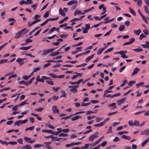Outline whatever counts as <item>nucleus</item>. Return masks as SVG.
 <instances>
[{
	"label": "nucleus",
	"mask_w": 149,
	"mask_h": 149,
	"mask_svg": "<svg viewBox=\"0 0 149 149\" xmlns=\"http://www.w3.org/2000/svg\"><path fill=\"white\" fill-rule=\"evenodd\" d=\"M120 139L118 137H115L113 139V141L114 142H116L119 141Z\"/></svg>",
	"instance_id": "3c124183"
},
{
	"label": "nucleus",
	"mask_w": 149,
	"mask_h": 149,
	"mask_svg": "<svg viewBox=\"0 0 149 149\" xmlns=\"http://www.w3.org/2000/svg\"><path fill=\"white\" fill-rule=\"evenodd\" d=\"M56 48H53L49 50L45 49L43 51V55H47L48 54L52 52Z\"/></svg>",
	"instance_id": "7ed1b4c3"
},
{
	"label": "nucleus",
	"mask_w": 149,
	"mask_h": 149,
	"mask_svg": "<svg viewBox=\"0 0 149 149\" xmlns=\"http://www.w3.org/2000/svg\"><path fill=\"white\" fill-rule=\"evenodd\" d=\"M30 78V77L26 75H24L22 77V79L25 80H27Z\"/></svg>",
	"instance_id": "c9c22d12"
},
{
	"label": "nucleus",
	"mask_w": 149,
	"mask_h": 149,
	"mask_svg": "<svg viewBox=\"0 0 149 149\" xmlns=\"http://www.w3.org/2000/svg\"><path fill=\"white\" fill-rule=\"evenodd\" d=\"M12 21L13 22L10 23V26L13 25L14 24L15 22L16 21V20L13 18H10V22Z\"/></svg>",
	"instance_id": "b1692460"
},
{
	"label": "nucleus",
	"mask_w": 149,
	"mask_h": 149,
	"mask_svg": "<svg viewBox=\"0 0 149 149\" xmlns=\"http://www.w3.org/2000/svg\"><path fill=\"white\" fill-rule=\"evenodd\" d=\"M68 34H61L60 36V37L61 38H64V37H67L68 36Z\"/></svg>",
	"instance_id": "ea45409f"
},
{
	"label": "nucleus",
	"mask_w": 149,
	"mask_h": 149,
	"mask_svg": "<svg viewBox=\"0 0 149 149\" xmlns=\"http://www.w3.org/2000/svg\"><path fill=\"white\" fill-rule=\"evenodd\" d=\"M133 125L135 126H139V122L136 120H134Z\"/></svg>",
	"instance_id": "7c9ffc66"
},
{
	"label": "nucleus",
	"mask_w": 149,
	"mask_h": 149,
	"mask_svg": "<svg viewBox=\"0 0 149 149\" xmlns=\"http://www.w3.org/2000/svg\"><path fill=\"white\" fill-rule=\"evenodd\" d=\"M24 139L26 141H30L31 139V138H28L27 136H25L24 137Z\"/></svg>",
	"instance_id": "680f3d73"
},
{
	"label": "nucleus",
	"mask_w": 149,
	"mask_h": 149,
	"mask_svg": "<svg viewBox=\"0 0 149 149\" xmlns=\"http://www.w3.org/2000/svg\"><path fill=\"white\" fill-rule=\"evenodd\" d=\"M136 2V3L140 7L141 6L142 3V0H137Z\"/></svg>",
	"instance_id": "412c9836"
},
{
	"label": "nucleus",
	"mask_w": 149,
	"mask_h": 149,
	"mask_svg": "<svg viewBox=\"0 0 149 149\" xmlns=\"http://www.w3.org/2000/svg\"><path fill=\"white\" fill-rule=\"evenodd\" d=\"M140 70V69L138 68H135L134 71L133 72L132 74V76H133L134 75L136 74L137 72Z\"/></svg>",
	"instance_id": "0eeeda50"
},
{
	"label": "nucleus",
	"mask_w": 149,
	"mask_h": 149,
	"mask_svg": "<svg viewBox=\"0 0 149 149\" xmlns=\"http://www.w3.org/2000/svg\"><path fill=\"white\" fill-rule=\"evenodd\" d=\"M70 91L73 93H75L77 92L78 91L75 88L70 89Z\"/></svg>",
	"instance_id": "c85d7f7f"
},
{
	"label": "nucleus",
	"mask_w": 149,
	"mask_h": 149,
	"mask_svg": "<svg viewBox=\"0 0 149 149\" xmlns=\"http://www.w3.org/2000/svg\"><path fill=\"white\" fill-rule=\"evenodd\" d=\"M46 126L49 128L52 129H54L55 127L50 124H48L46 125Z\"/></svg>",
	"instance_id": "79ce46f5"
},
{
	"label": "nucleus",
	"mask_w": 149,
	"mask_h": 149,
	"mask_svg": "<svg viewBox=\"0 0 149 149\" xmlns=\"http://www.w3.org/2000/svg\"><path fill=\"white\" fill-rule=\"evenodd\" d=\"M144 84V83L143 82H141L139 84H136V86H137V88H138L139 86L142 85Z\"/></svg>",
	"instance_id": "a18cd8bd"
},
{
	"label": "nucleus",
	"mask_w": 149,
	"mask_h": 149,
	"mask_svg": "<svg viewBox=\"0 0 149 149\" xmlns=\"http://www.w3.org/2000/svg\"><path fill=\"white\" fill-rule=\"evenodd\" d=\"M40 76L39 75H38L37 76L36 78V80L37 81H38L39 82H44V80L43 79H40Z\"/></svg>",
	"instance_id": "ddd939ff"
},
{
	"label": "nucleus",
	"mask_w": 149,
	"mask_h": 149,
	"mask_svg": "<svg viewBox=\"0 0 149 149\" xmlns=\"http://www.w3.org/2000/svg\"><path fill=\"white\" fill-rule=\"evenodd\" d=\"M112 30L111 29L110 31L107 32V33H106L104 35V36H108L111 33V32H112Z\"/></svg>",
	"instance_id": "8fccbe9b"
},
{
	"label": "nucleus",
	"mask_w": 149,
	"mask_h": 149,
	"mask_svg": "<svg viewBox=\"0 0 149 149\" xmlns=\"http://www.w3.org/2000/svg\"><path fill=\"white\" fill-rule=\"evenodd\" d=\"M90 102H88V103H82L81 104V106H87L88 105H89L90 104Z\"/></svg>",
	"instance_id": "49530a36"
},
{
	"label": "nucleus",
	"mask_w": 149,
	"mask_h": 149,
	"mask_svg": "<svg viewBox=\"0 0 149 149\" xmlns=\"http://www.w3.org/2000/svg\"><path fill=\"white\" fill-rule=\"evenodd\" d=\"M60 54H61V52H57L54 53H52L50 55L52 56H56Z\"/></svg>",
	"instance_id": "4468645a"
},
{
	"label": "nucleus",
	"mask_w": 149,
	"mask_h": 149,
	"mask_svg": "<svg viewBox=\"0 0 149 149\" xmlns=\"http://www.w3.org/2000/svg\"><path fill=\"white\" fill-rule=\"evenodd\" d=\"M77 1L76 0H72L68 3L67 5L69 6L72 5L74 4L77 3Z\"/></svg>",
	"instance_id": "6e6552de"
},
{
	"label": "nucleus",
	"mask_w": 149,
	"mask_h": 149,
	"mask_svg": "<svg viewBox=\"0 0 149 149\" xmlns=\"http://www.w3.org/2000/svg\"><path fill=\"white\" fill-rule=\"evenodd\" d=\"M8 61V60L7 59H2L0 60V64H2L7 62Z\"/></svg>",
	"instance_id": "c756f323"
},
{
	"label": "nucleus",
	"mask_w": 149,
	"mask_h": 149,
	"mask_svg": "<svg viewBox=\"0 0 149 149\" xmlns=\"http://www.w3.org/2000/svg\"><path fill=\"white\" fill-rule=\"evenodd\" d=\"M81 118V116H76L72 118L71 120L72 121H74L78 119L79 118Z\"/></svg>",
	"instance_id": "f3484780"
},
{
	"label": "nucleus",
	"mask_w": 149,
	"mask_h": 149,
	"mask_svg": "<svg viewBox=\"0 0 149 149\" xmlns=\"http://www.w3.org/2000/svg\"><path fill=\"white\" fill-rule=\"evenodd\" d=\"M68 135V134H64L63 133H61L59 134V136H67Z\"/></svg>",
	"instance_id": "4c0bfd02"
},
{
	"label": "nucleus",
	"mask_w": 149,
	"mask_h": 149,
	"mask_svg": "<svg viewBox=\"0 0 149 149\" xmlns=\"http://www.w3.org/2000/svg\"><path fill=\"white\" fill-rule=\"evenodd\" d=\"M28 121V119H26V120H20V122L21 123V124H25Z\"/></svg>",
	"instance_id": "864d4df0"
},
{
	"label": "nucleus",
	"mask_w": 149,
	"mask_h": 149,
	"mask_svg": "<svg viewBox=\"0 0 149 149\" xmlns=\"http://www.w3.org/2000/svg\"><path fill=\"white\" fill-rule=\"evenodd\" d=\"M93 18L96 20H100L101 19H100V18H99V17L96 16H95L93 17V18H91L90 19V20H93Z\"/></svg>",
	"instance_id": "cd10ccee"
},
{
	"label": "nucleus",
	"mask_w": 149,
	"mask_h": 149,
	"mask_svg": "<svg viewBox=\"0 0 149 149\" xmlns=\"http://www.w3.org/2000/svg\"><path fill=\"white\" fill-rule=\"evenodd\" d=\"M41 69V68L40 67H36L34 68L33 70V72H36L40 70Z\"/></svg>",
	"instance_id": "2f4dec72"
},
{
	"label": "nucleus",
	"mask_w": 149,
	"mask_h": 149,
	"mask_svg": "<svg viewBox=\"0 0 149 149\" xmlns=\"http://www.w3.org/2000/svg\"><path fill=\"white\" fill-rule=\"evenodd\" d=\"M28 32V30L26 28H24L20 31H19L18 33H16V34L17 36L19 35L18 36H16L15 37V38H19L20 36H23L26 33Z\"/></svg>",
	"instance_id": "f257e3e1"
},
{
	"label": "nucleus",
	"mask_w": 149,
	"mask_h": 149,
	"mask_svg": "<svg viewBox=\"0 0 149 149\" xmlns=\"http://www.w3.org/2000/svg\"><path fill=\"white\" fill-rule=\"evenodd\" d=\"M146 37V36L144 34H141L140 36L139 39L140 40H142L143 38Z\"/></svg>",
	"instance_id": "5fc2aeb1"
},
{
	"label": "nucleus",
	"mask_w": 149,
	"mask_h": 149,
	"mask_svg": "<svg viewBox=\"0 0 149 149\" xmlns=\"http://www.w3.org/2000/svg\"><path fill=\"white\" fill-rule=\"evenodd\" d=\"M125 28V26L124 25L121 24L119 28V30L121 31H123Z\"/></svg>",
	"instance_id": "9d476101"
},
{
	"label": "nucleus",
	"mask_w": 149,
	"mask_h": 149,
	"mask_svg": "<svg viewBox=\"0 0 149 149\" xmlns=\"http://www.w3.org/2000/svg\"><path fill=\"white\" fill-rule=\"evenodd\" d=\"M148 141L146 140L144 141L143 143H142V147H143L147 143Z\"/></svg>",
	"instance_id": "338daca9"
},
{
	"label": "nucleus",
	"mask_w": 149,
	"mask_h": 149,
	"mask_svg": "<svg viewBox=\"0 0 149 149\" xmlns=\"http://www.w3.org/2000/svg\"><path fill=\"white\" fill-rule=\"evenodd\" d=\"M105 123V122L103 121L99 124H95L94 126L95 127H100L103 126L104 124Z\"/></svg>",
	"instance_id": "dca6fc26"
},
{
	"label": "nucleus",
	"mask_w": 149,
	"mask_h": 149,
	"mask_svg": "<svg viewBox=\"0 0 149 149\" xmlns=\"http://www.w3.org/2000/svg\"><path fill=\"white\" fill-rule=\"evenodd\" d=\"M86 27L85 28L86 30H88L90 29V26L89 24H88L85 25Z\"/></svg>",
	"instance_id": "13d9d810"
},
{
	"label": "nucleus",
	"mask_w": 149,
	"mask_h": 149,
	"mask_svg": "<svg viewBox=\"0 0 149 149\" xmlns=\"http://www.w3.org/2000/svg\"><path fill=\"white\" fill-rule=\"evenodd\" d=\"M21 123L20 122V120H19L18 121H17L15 122L14 123V125H17V126H19L20 125H21Z\"/></svg>",
	"instance_id": "bb28decb"
},
{
	"label": "nucleus",
	"mask_w": 149,
	"mask_h": 149,
	"mask_svg": "<svg viewBox=\"0 0 149 149\" xmlns=\"http://www.w3.org/2000/svg\"><path fill=\"white\" fill-rule=\"evenodd\" d=\"M59 13L62 16H65L66 15V14L61 8L59 9Z\"/></svg>",
	"instance_id": "1a4fd4ad"
},
{
	"label": "nucleus",
	"mask_w": 149,
	"mask_h": 149,
	"mask_svg": "<svg viewBox=\"0 0 149 149\" xmlns=\"http://www.w3.org/2000/svg\"><path fill=\"white\" fill-rule=\"evenodd\" d=\"M27 58H18L16 59V61L18 62L20 65L23 64L24 63V60H26Z\"/></svg>",
	"instance_id": "20e7f679"
},
{
	"label": "nucleus",
	"mask_w": 149,
	"mask_h": 149,
	"mask_svg": "<svg viewBox=\"0 0 149 149\" xmlns=\"http://www.w3.org/2000/svg\"><path fill=\"white\" fill-rule=\"evenodd\" d=\"M110 109H113L116 108L117 106H116V103H113L110 104H109L108 105Z\"/></svg>",
	"instance_id": "39448f33"
},
{
	"label": "nucleus",
	"mask_w": 149,
	"mask_h": 149,
	"mask_svg": "<svg viewBox=\"0 0 149 149\" xmlns=\"http://www.w3.org/2000/svg\"><path fill=\"white\" fill-rule=\"evenodd\" d=\"M129 10L130 12L134 15L135 16L136 15V13L131 8H129Z\"/></svg>",
	"instance_id": "a878e982"
},
{
	"label": "nucleus",
	"mask_w": 149,
	"mask_h": 149,
	"mask_svg": "<svg viewBox=\"0 0 149 149\" xmlns=\"http://www.w3.org/2000/svg\"><path fill=\"white\" fill-rule=\"evenodd\" d=\"M49 75L52 78H57V76L55 75L54 74L52 73H50L49 74Z\"/></svg>",
	"instance_id": "58836bf2"
},
{
	"label": "nucleus",
	"mask_w": 149,
	"mask_h": 149,
	"mask_svg": "<svg viewBox=\"0 0 149 149\" xmlns=\"http://www.w3.org/2000/svg\"><path fill=\"white\" fill-rule=\"evenodd\" d=\"M49 12L48 11L46 12V13H45L44 14V18H47L49 16Z\"/></svg>",
	"instance_id": "f704fd0d"
},
{
	"label": "nucleus",
	"mask_w": 149,
	"mask_h": 149,
	"mask_svg": "<svg viewBox=\"0 0 149 149\" xmlns=\"http://www.w3.org/2000/svg\"><path fill=\"white\" fill-rule=\"evenodd\" d=\"M31 47V46H30L26 47H20L19 48V49L23 50H27L29 49Z\"/></svg>",
	"instance_id": "f8f14e48"
},
{
	"label": "nucleus",
	"mask_w": 149,
	"mask_h": 149,
	"mask_svg": "<svg viewBox=\"0 0 149 149\" xmlns=\"http://www.w3.org/2000/svg\"><path fill=\"white\" fill-rule=\"evenodd\" d=\"M149 133V130H146L141 132V135H146Z\"/></svg>",
	"instance_id": "aec40b11"
},
{
	"label": "nucleus",
	"mask_w": 149,
	"mask_h": 149,
	"mask_svg": "<svg viewBox=\"0 0 149 149\" xmlns=\"http://www.w3.org/2000/svg\"><path fill=\"white\" fill-rule=\"evenodd\" d=\"M134 50L136 52H140L143 50L142 49L140 48L134 49Z\"/></svg>",
	"instance_id": "0e129e2a"
},
{
	"label": "nucleus",
	"mask_w": 149,
	"mask_h": 149,
	"mask_svg": "<svg viewBox=\"0 0 149 149\" xmlns=\"http://www.w3.org/2000/svg\"><path fill=\"white\" fill-rule=\"evenodd\" d=\"M44 108H39L38 109H36L35 110L36 111H42L44 109Z\"/></svg>",
	"instance_id": "052dcab7"
},
{
	"label": "nucleus",
	"mask_w": 149,
	"mask_h": 149,
	"mask_svg": "<svg viewBox=\"0 0 149 149\" xmlns=\"http://www.w3.org/2000/svg\"><path fill=\"white\" fill-rule=\"evenodd\" d=\"M34 128V126H31L29 127L26 128V131H28L29 130H33Z\"/></svg>",
	"instance_id": "e433bc0d"
},
{
	"label": "nucleus",
	"mask_w": 149,
	"mask_h": 149,
	"mask_svg": "<svg viewBox=\"0 0 149 149\" xmlns=\"http://www.w3.org/2000/svg\"><path fill=\"white\" fill-rule=\"evenodd\" d=\"M134 33L137 35H139L141 32V30L140 29H139L137 30H135L134 31Z\"/></svg>",
	"instance_id": "a211bd4d"
},
{
	"label": "nucleus",
	"mask_w": 149,
	"mask_h": 149,
	"mask_svg": "<svg viewBox=\"0 0 149 149\" xmlns=\"http://www.w3.org/2000/svg\"><path fill=\"white\" fill-rule=\"evenodd\" d=\"M19 106V105H17L14 107L12 109L13 110H17L18 109V107Z\"/></svg>",
	"instance_id": "69168bd1"
},
{
	"label": "nucleus",
	"mask_w": 149,
	"mask_h": 149,
	"mask_svg": "<svg viewBox=\"0 0 149 149\" xmlns=\"http://www.w3.org/2000/svg\"><path fill=\"white\" fill-rule=\"evenodd\" d=\"M57 108V107L55 106H52V110L54 113H56V111Z\"/></svg>",
	"instance_id": "473e14b6"
},
{
	"label": "nucleus",
	"mask_w": 149,
	"mask_h": 149,
	"mask_svg": "<svg viewBox=\"0 0 149 149\" xmlns=\"http://www.w3.org/2000/svg\"><path fill=\"white\" fill-rule=\"evenodd\" d=\"M122 137L125 139L130 140V136H126L125 135H123L122 136Z\"/></svg>",
	"instance_id": "5701e85b"
},
{
	"label": "nucleus",
	"mask_w": 149,
	"mask_h": 149,
	"mask_svg": "<svg viewBox=\"0 0 149 149\" xmlns=\"http://www.w3.org/2000/svg\"><path fill=\"white\" fill-rule=\"evenodd\" d=\"M26 101H25L19 104L18 105H19V106H23L25 104H29V103L27 102L26 103Z\"/></svg>",
	"instance_id": "de8ad7c7"
},
{
	"label": "nucleus",
	"mask_w": 149,
	"mask_h": 149,
	"mask_svg": "<svg viewBox=\"0 0 149 149\" xmlns=\"http://www.w3.org/2000/svg\"><path fill=\"white\" fill-rule=\"evenodd\" d=\"M58 98H59L58 97H57L55 96H53L52 98V100H55V101L57 100Z\"/></svg>",
	"instance_id": "6e6d98bb"
},
{
	"label": "nucleus",
	"mask_w": 149,
	"mask_h": 149,
	"mask_svg": "<svg viewBox=\"0 0 149 149\" xmlns=\"http://www.w3.org/2000/svg\"><path fill=\"white\" fill-rule=\"evenodd\" d=\"M126 66H122L119 70V71L120 72H122L125 68Z\"/></svg>",
	"instance_id": "c03bdc74"
},
{
	"label": "nucleus",
	"mask_w": 149,
	"mask_h": 149,
	"mask_svg": "<svg viewBox=\"0 0 149 149\" xmlns=\"http://www.w3.org/2000/svg\"><path fill=\"white\" fill-rule=\"evenodd\" d=\"M49 81H47V82L49 84L53 85L54 84V83L53 81H51V80H49Z\"/></svg>",
	"instance_id": "bf43d9fd"
},
{
	"label": "nucleus",
	"mask_w": 149,
	"mask_h": 149,
	"mask_svg": "<svg viewBox=\"0 0 149 149\" xmlns=\"http://www.w3.org/2000/svg\"><path fill=\"white\" fill-rule=\"evenodd\" d=\"M144 10L145 12L149 15V11L148 10V7L146 6L145 5L144 6Z\"/></svg>",
	"instance_id": "4be33fe9"
},
{
	"label": "nucleus",
	"mask_w": 149,
	"mask_h": 149,
	"mask_svg": "<svg viewBox=\"0 0 149 149\" xmlns=\"http://www.w3.org/2000/svg\"><path fill=\"white\" fill-rule=\"evenodd\" d=\"M8 44V43H6L5 44L1 45L0 46V51L3 49V47H5L6 45Z\"/></svg>",
	"instance_id": "37998d69"
},
{
	"label": "nucleus",
	"mask_w": 149,
	"mask_h": 149,
	"mask_svg": "<svg viewBox=\"0 0 149 149\" xmlns=\"http://www.w3.org/2000/svg\"><path fill=\"white\" fill-rule=\"evenodd\" d=\"M105 48H102L100 49L97 51V54L100 55L101 54L102 52L104 50Z\"/></svg>",
	"instance_id": "2eb2a0df"
},
{
	"label": "nucleus",
	"mask_w": 149,
	"mask_h": 149,
	"mask_svg": "<svg viewBox=\"0 0 149 149\" xmlns=\"http://www.w3.org/2000/svg\"><path fill=\"white\" fill-rule=\"evenodd\" d=\"M49 21V19H47L44 22L40 24L41 26H43L44 25L46 24Z\"/></svg>",
	"instance_id": "4d7b16f0"
},
{
	"label": "nucleus",
	"mask_w": 149,
	"mask_h": 149,
	"mask_svg": "<svg viewBox=\"0 0 149 149\" xmlns=\"http://www.w3.org/2000/svg\"><path fill=\"white\" fill-rule=\"evenodd\" d=\"M107 142L105 141L103 142L100 145H101L102 147H104L107 144Z\"/></svg>",
	"instance_id": "774afa93"
},
{
	"label": "nucleus",
	"mask_w": 149,
	"mask_h": 149,
	"mask_svg": "<svg viewBox=\"0 0 149 149\" xmlns=\"http://www.w3.org/2000/svg\"><path fill=\"white\" fill-rule=\"evenodd\" d=\"M30 22L29 21L28 22V26L29 27H31L32 25H33V24L36 23L35 20L33 21V22H32L30 24H29V23H30Z\"/></svg>",
	"instance_id": "393cba45"
},
{
	"label": "nucleus",
	"mask_w": 149,
	"mask_h": 149,
	"mask_svg": "<svg viewBox=\"0 0 149 149\" xmlns=\"http://www.w3.org/2000/svg\"><path fill=\"white\" fill-rule=\"evenodd\" d=\"M125 53V52L123 51H122L120 52H116L115 53V54H119L120 55H123Z\"/></svg>",
	"instance_id": "a19ab883"
},
{
	"label": "nucleus",
	"mask_w": 149,
	"mask_h": 149,
	"mask_svg": "<svg viewBox=\"0 0 149 149\" xmlns=\"http://www.w3.org/2000/svg\"><path fill=\"white\" fill-rule=\"evenodd\" d=\"M99 134V132H97L94 134L88 137L89 141H93L95 139L97 138L98 137Z\"/></svg>",
	"instance_id": "f03ea898"
},
{
	"label": "nucleus",
	"mask_w": 149,
	"mask_h": 149,
	"mask_svg": "<svg viewBox=\"0 0 149 149\" xmlns=\"http://www.w3.org/2000/svg\"><path fill=\"white\" fill-rule=\"evenodd\" d=\"M127 80H125L123 81V83L120 85L121 86H124L125 84L127 83Z\"/></svg>",
	"instance_id": "e2e57ef3"
},
{
	"label": "nucleus",
	"mask_w": 149,
	"mask_h": 149,
	"mask_svg": "<svg viewBox=\"0 0 149 149\" xmlns=\"http://www.w3.org/2000/svg\"><path fill=\"white\" fill-rule=\"evenodd\" d=\"M142 19H143L144 22L148 24V20L143 15L142 17Z\"/></svg>",
	"instance_id": "603ef678"
},
{
	"label": "nucleus",
	"mask_w": 149,
	"mask_h": 149,
	"mask_svg": "<svg viewBox=\"0 0 149 149\" xmlns=\"http://www.w3.org/2000/svg\"><path fill=\"white\" fill-rule=\"evenodd\" d=\"M136 81H131L129 82V85L131 86H132V84H135Z\"/></svg>",
	"instance_id": "72a5a7b5"
},
{
	"label": "nucleus",
	"mask_w": 149,
	"mask_h": 149,
	"mask_svg": "<svg viewBox=\"0 0 149 149\" xmlns=\"http://www.w3.org/2000/svg\"><path fill=\"white\" fill-rule=\"evenodd\" d=\"M126 100V98H124L121 99L117 101V103L118 105H120L122 104Z\"/></svg>",
	"instance_id": "423d86ee"
},
{
	"label": "nucleus",
	"mask_w": 149,
	"mask_h": 149,
	"mask_svg": "<svg viewBox=\"0 0 149 149\" xmlns=\"http://www.w3.org/2000/svg\"><path fill=\"white\" fill-rule=\"evenodd\" d=\"M27 2H26V4H32L33 3L32 1V0H26Z\"/></svg>",
	"instance_id": "09e8293b"
},
{
	"label": "nucleus",
	"mask_w": 149,
	"mask_h": 149,
	"mask_svg": "<svg viewBox=\"0 0 149 149\" xmlns=\"http://www.w3.org/2000/svg\"><path fill=\"white\" fill-rule=\"evenodd\" d=\"M61 93H62V95L60 97L61 98L62 97H66V93L65 91L63 90H62L61 91Z\"/></svg>",
	"instance_id": "6ab92c4d"
},
{
	"label": "nucleus",
	"mask_w": 149,
	"mask_h": 149,
	"mask_svg": "<svg viewBox=\"0 0 149 149\" xmlns=\"http://www.w3.org/2000/svg\"><path fill=\"white\" fill-rule=\"evenodd\" d=\"M85 14V13H82L81 11V10H77L74 13V15H76L77 14Z\"/></svg>",
	"instance_id": "9b49d317"
}]
</instances>
